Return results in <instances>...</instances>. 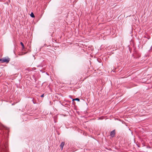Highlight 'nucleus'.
I'll use <instances>...</instances> for the list:
<instances>
[{
    "mask_svg": "<svg viewBox=\"0 0 152 152\" xmlns=\"http://www.w3.org/2000/svg\"><path fill=\"white\" fill-rule=\"evenodd\" d=\"M65 143L64 142H62L61 145H60V147L61 148V150H62L63 146L64 145Z\"/></svg>",
    "mask_w": 152,
    "mask_h": 152,
    "instance_id": "obj_4",
    "label": "nucleus"
},
{
    "mask_svg": "<svg viewBox=\"0 0 152 152\" xmlns=\"http://www.w3.org/2000/svg\"><path fill=\"white\" fill-rule=\"evenodd\" d=\"M20 43L21 46H22V50H23L25 48L24 44H23V42H20Z\"/></svg>",
    "mask_w": 152,
    "mask_h": 152,
    "instance_id": "obj_6",
    "label": "nucleus"
},
{
    "mask_svg": "<svg viewBox=\"0 0 152 152\" xmlns=\"http://www.w3.org/2000/svg\"><path fill=\"white\" fill-rule=\"evenodd\" d=\"M30 16L32 18H34L35 17L34 15L33 12H31V14H30Z\"/></svg>",
    "mask_w": 152,
    "mask_h": 152,
    "instance_id": "obj_8",
    "label": "nucleus"
},
{
    "mask_svg": "<svg viewBox=\"0 0 152 152\" xmlns=\"http://www.w3.org/2000/svg\"><path fill=\"white\" fill-rule=\"evenodd\" d=\"M74 100L77 101H79L80 100V99H79V98H76L75 99H72V101H74Z\"/></svg>",
    "mask_w": 152,
    "mask_h": 152,
    "instance_id": "obj_7",
    "label": "nucleus"
},
{
    "mask_svg": "<svg viewBox=\"0 0 152 152\" xmlns=\"http://www.w3.org/2000/svg\"><path fill=\"white\" fill-rule=\"evenodd\" d=\"M137 77L136 78H134V80L137 82L139 81H138L139 79H137Z\"/></svg>",
    "mask_w": 152,
    "mask_h": 152,
    "instance_id": "obj_9",
    "label": "nucleus"
},
{
    "mask_svg": "<svg viewBox=\"0 0 152 152\" xmlns=\"http://www.w3.org/2000/svg\"><path fill=\"white\" fill-rule=\"evenodd\" d=\"M10 60V58H4L0 59V62L1 63L5 62L6 63H8L9 62Z\"/></svg>",
    "mask_w": 152,
    "mask_h": 152,
    "instance_id": "obj_1",
    "label": "nucleus"
},
{
    "mask_svg": "<svg viewBox=\"0 0 152 152\" xmlns=\"http://www.w3.org/2000/svg\"><path fill=\"white\" fill-rule=\"evenodd\" d=\"M6 149H3L2 151V152H8L7 148L5 147Z\"/></svg>",
    "mask_w": 152,
    "mask_h": 152,
    "instance_id": "obj_5",
    "label": "nucleus"
},
{
    "mask_svg": "<svg viewBox=\"0 0 152 152\" xmlns=\"http://www.w3.org/2000/svg\"><path fill=\"white\" fill-rule=\"evenodd\" d=\"M144 37L148 39H150V37L147 34H145L144 36Z\"/></svg>",
    "mask_w": 152,
    "mask_h": 152,
    "instance_id": "obj_3",
    "label": "nucleus"
},
{
    "mask_svg": "<svg viewBox=\"0 0 152 152\" xmlns=\"http://www.w3.org/2000/svg\"><path fill=\"white\" fill-rule=\"evenodd\" d=\"M44 96V94H43L41 96V97H43Z\"/></svg>",
    "mask_w": 152,
    "mask_h": 152,
    "instance_id": "obj_10",
    "label": "nucleus"
},
{
    "mask_svg": "<svg viewBox=\"0 0 152 152\" xmlns=\"http://www.w3.org/2000/svg\"><path fill=\"white\" fill-rule=\"evenodd\" d=\"M115 134V130H114L112 131L110 133V136L112 137H114Z\"/></svg>",
    "mask_w": 152,
    "mask_h": 152,
    "instance_id": "obj_2",
    "label": "nucleus"
}]
</instances>
